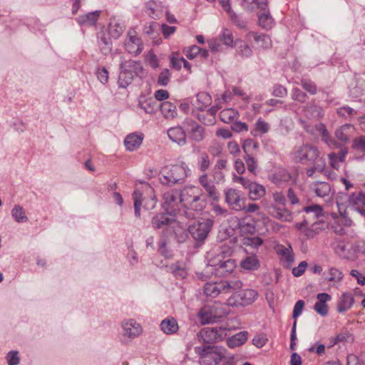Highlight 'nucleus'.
Segmentation results:
<instances>
[{"label": "nucleus", "instance_id": "nucleus-1", "mask_svg": "<svg viewBox=\"0 0 365 365\" xmlns=\"http://www.w3.org/2000/svg\"><path fill=\"white\" fill-rule=\"evenodd\" d=\"M200 365H233V356H227L226 349L217 346L195 347Z\"/></svg>", "mask_w": 365, "mask_h": 365}, {"label": "nucleus", "instance_id": "nucleus-2", "mask_svg": "<svg viewBox=\"0 0 365 365\" xmlns=\"http://www.w3.org/2000/svg\"><path fill=\"white\" fill-rule=\"evenodd\" d=\"M180 200L183 209L195 212V215L206 205L205 196L202 190L197 186L184 187L180 192Z\"/></svg>", "mask_w": 365, "mask_h": 365}, {"label": "nucleus", "instance_id": "nucleus-3", "mask_svg": "<svg viewBox=\"0 0 365 365\" xmlns=\"http://www.w3.org/2000/svg\"><path fill=\"white\" fill-rule=\"evenodd\" d=\"M189 169L184 163L181 164L166 165L162 168L160 175L161 184L173 186L182 184L187 176Z\"/></svg>", "mask_w": 365, "mask_h": 365}, {"label": "nucleus", "instance_id": "nucleus-4", "mask_svg": "<svg viewBox=\"0 0 365 365\" xmlns=\"http://www.w3.org/2000/svg\"><path fill=\"white\" fill-rule=\"evenodd\" d=\"M242 5L245 9L248 11L259 10L258 13L259 25L266 30L272 28L274 21L267 9V0H242Z\"/></svg>", "mask_w": 365, "mask_h": 365}, {"label": "nucleus", "instance_id": "nucleus-5", "mask_svg": "<svg viewBox=\"0 0 365 365\" xmlns=\"http://www.w3.org/2000/svg\"><path fill=\"white\" fill-rule=\"evenodd\" d=\"M163 207L167 214L170 215H178L179 217H185L187 219L195 218V212L180 209L179 205L182 204L180 200V193L178 191L172 190L165 192L163 196Z\"/></svg>", "mask_w": 365, "mask_h": 365}, {"label": "nucleus", "instance_id": "nucleus-6", "mask_svg": "<svg viewBox=\"0 0 365 365\" xmlns=\"http://www.w3.org/2000/svg\"><path fill=\"white\" fill-rule=\"evenodd\" d=\"M290 157L293 162L304 164L324 160L321 157L319 149L309 143L295 146L290 153Z\"/></svg>", "mask_w": 365, "mask_h": 365}, {"label": "nucleus", "instance_id": "nucleus-7", "mask_svg": "<svg viewBox=\"0 0 365 365\" xmlns=\"http://www.w3.org/2000/svg\"><path fill=\"white\" fill-rule=\"evenodd\" d=\"M336 205L341 215H343V210L346 207H351L358 212L362 207L365 206V192H353L348 194L346 192H341L336 197Z\"/></svg>", "mask_w": 365, "mask_h": 365}, {"label": "nucleus", "instance_id": "nucleus-8", "mask_svg": "<svg viewBox=\"0 0 365 365\" xmlns=\"http://www.w3.org/2000/svg\"><path fill=\"white\" fill-rule=\"evenodd\" d=\"M242 287L240 280H222L207 282L204 287L205 294L210 297H216L220 293H230L239 290Z\"/></svg>", "mask_w": 365, "mask_h": 365}, {"label": "nucleus", "instance_id": "nucleus-9", "mask_svg": "<svg viewBox=\"0 0 365 365\" xmlns=\"http://www.w3.org/2000/svg\"><path fill=\"white\" fill-rule=\"evenodd\" d=\"M233 294L227 299V304L232 307H245L252 304L258 297V293L252 289L240 292L232 291Z\"/></svg>", "mask_w": 365, "mask_h": 365}, {"label": "nucleus", "instance_id": "nucleus-10", "mask_svg": "<svg viewBox=\"0 0 365 365\" xmlns=\"http://www.w3.org/2000/svg\"><path fill=\"white\" fill-rule=\"evenodd\" d=\"M227 335V329L224 327H207L197 334V339L205 344H212L222 340Z\"/></svg>", "mask_w": 365, "mask_h": 365}, {"label": "nucleus", "instance_id": "nucleus-11", "mask_svg": "<svg viewBox=\"0 0 365 365\" xmlns=\"http://www.w3.org/2000/svg\"><path fill=\"white\" fill-rule=\"evenodd\" d=\"M212 226V222L210 220L194 222L188 226V232L196 241L202 242L207 237Z\"/></svg>", "mask_w": 365, "mask_h": 365}, {"label": "nucleus", "instance_id": "nucleus-12", "mask_svg": "<svg viewBox=\"0 0 365 365\" xmlns=\"http://www.w3.org/2000/svg\"><path fill=\"white\" fill-rule=\"evenodd\" d=\"M124 46L125 49L133 56L139 55L143 49V43L141 38L133 29H129L128 31Z\"/></svg>", "mask_w": 365, "mask_h": 365}, {"label": "nucleus", "instance_id": "nucleus-13", "mask_svg": "<svg viewBox=\"0 0 365 365\" xmlns=\"http://www.w3.org/2000/svg\"><path fill=\"white\" fill-rule=\"evenodd\" d=\"M224 192L225 202L231 209L237 211L242 210L243 199L241 191L234 188H227L225 190Z\"/></svg>", "mask_w": 365, "mask_h": 365}, {"label": "nucleus", "instance_id": "nucleus-14", "mask_svg": "<svg viewBox=\"0 0 365 365\" xmlns=\"http://www.w3.org/2000/svg\"><path fill=\"white\" fill-rule=\"evenodd\" d=\"M183 125L187 129L190 138L195 142L199 143L205 138V128L192 119H185Z\"/></svg>", "mask_w": 365, "mask_h": 365}, {"label": "nucleus", "instance_id": "nucleus-15", "mask_svg": "<svg viewBox=\"0 0 365 365\" xmlns=\"http://www.w3.org/2000/svg\"><path fill=\"white\" fill-rule=\"evenodd\" d=\"M303 210L307 213V216L302 222L296 224V227L298 230H302L305 225H309L312 219L319 218L323 216L322 207L319 205H312L304 207Z\"/></svg>", "mask_w": 365, "mask_h": 365}, {"label": "nucleus", "instance_id": "nucleus-16", "mask_svg": "<svg viewBox=\"0 0 365 365\" xmlns=\"http://www.w3.org/2000/svg\"><path fill=\"white\" fill-rule=\"evenodd\" d=\"M198 182L205 190L208 197L214 201H217L220 198V192L216 188L214 182L209 178L208 175L205 173L200 175L198 178Z\"/></svg>", "mask_w": 365, "mask_h": 365}, {"label": "nucleus", "instance_id": "nucleus-17", "mask_svg": "<svg viewBox=\"0 0 365 365\" xmlns=\"http://www.w3.org/2000/svg\"><path fill=\"white\" fill-rule=\"evenodd\" d=\"M122 328L123 336L131 339L139 336L143 331L141 325L133 319L123 321Z\"/></svg>", "mask_w": 365, "mask_h": 365}, {"label": "nucleus", "instance_id": "nucleus-18", "mask_svg": "<svg viewBox=\"0 0 365 365\" xmlns=\"http://www.w3.org/2000/svg\"><path fill=\"white\" fill-rule=\"evenodd\" d=\"M246 40L249 42L255 41L259 48L268 49L272 47V42L270 37L266 34H259L250 31L246 35Z\"/></svg>", "mask_w": 365, "mask_h": 365}, {"label": "nucleus", "instance_id": "nucleus-19", "mask_svg": "<svg viewBox=\"0 0 365 365\" xmlns=\"http://www.w3.org/2000/svg\"><path fill=\"white\" fill-rule=\"evenodd\" d=\"M268 210L271 216L282 222H290L293 218L292 213L284 206L271 205Z\"/></svg>", "mask_w": 365, "mask_h": 365}, {"label": "nucleus", "instance_id": "nucleus-20", "mask_svg": "<svg viewBox=\"0 0 365 365\" xmlns=\"http://www.w3.org/2000/svg\"><path fill=\"white\" fill-rule=\"evenodd\" d=\"M276 252L279 256L280 261L287 268H289L294 260L292 247L290 245L287 247L282 245H277Z\"/></svg>", "mask_w": 365, "mask_h": 365}, {"label": "nucleus", "instance_id": "nucleus-21", "mask_svg": "<svg viewBox=\"0 0 365 365\" xmlns=\"http://www.w3.org/2000/svg\"><path fill=\"white\" fill-rule=\"evenodd\" d=\"M133 66L135 64L131 63ZM130 63H120V74L118 76V85L119 87L125 88H127L133 81L134 76L131 75V73H129L127 70V68L130 67Z\"/></svg>", "mask_w": 365, "mask_h": 365}, {"label": "nucleus", "instance_id": "nucleus-22", "mask_svg": "<svg viewBox=\"0 0 365 365\" xmlns=\"http://www.w3.org/2000/svg\"><path fill=\"white\" fill-rule=\"evenodd\" d=\"M197 317L202 325L213 324L217 322L211 305L202 307L197 314Z\"/></svg>", "mask_w": 365, "mask_h": 365}, {"label": "nucleus", "instance_id": "nucleus-23", "mask_svg": "<svg viewBox=\"0 0 365 365\" xmlns=\"http://www.w3.org/2000/svg\"><path fill=\"white\" fill-rule=\"evenodd\" d=\"M168 135L173 142L180 146L186 144V134L181 126H175L168 129Z\"/></svg>", "mask_w": 365, "mask_h": 365}, {"label": "nucleus", "instance_id": "nucleus-24", "mask_svg": "<svg viewBox=\"0 0 365 365\" xmlns=\"http://www.w3.org/2000/svg\"><path fill=\"white\" fill-rule=\"evenodd\" d=\"M312 190L317 197L329 199L332 195L331 187L326 182H316L312 185Z\"/></svg>", "mask_w": 365, "mask_h": 365}, {"label": "nucleus", "instance_id": "nucleus-25", "mask_svg": "<svg viewBox=\"0 0 365 365\" xmlns=\"http://www.w3.org/2000/svg\"><path fill=\"white\" fill-rule=\"evenodd\" d=\"M143 200L142 203L144 202L143 207L146 210H152L155 207L156 198L155 195H152L154 190L148 185H145L143 187Z\"/></svg>", "mask_w": 365, "mask_h": 365}, {"label": "nucleus", "instance_id": "nucleus-26", "mask_svg": "<svg viewBox=\"0 0 365 365\" xmlns=\"http://www.w3.org/2000/svg\"><path fill=\"white\" fill-rule=\"evenodd\" d=\"M309 225H311L310 227H307L309 225H305L303 227L302 230H299L309 238H313L319 230H324L327 227V223L322 220H318L313 223L311 222Z\"/></svg>", "mask_w": 365, "mask_h": 365}, {"label": "nucleus", "instance_id": "nucleus-27", "mask_svg": "<svg viewBox=\"0 0 365 365\" xmlns=\"http://www.w3.org/2000/svg\"><path fill=\"white\" fill-rule=\"evenodd\" d=\"M304 111L307 118L314 120H319L324 115L322 108L314 102L307 103L304 108Z\"/></svg>", "mask_w": 365, "mask_h": 365}, {"label": "nucleus", "instance_id": "nucleus-28", "mask_svg": "<svg viewBox=\"0 0 365 365\" xmlns=\"http://www.w3.org/2000/svg\"><path fill=\"white\" fill-rule=\"evenodd\" d=\"M100 13V11H95L84 15L79 16L78 18H76V21L79 25L83 26H94L99 18Z\"/></svg>", "mask_w": 365, "mask_h": 365}, {"label": "nucleus", "instance_id": "nucleus-29", "mask_svg": "<svg viewBox=\"0 0 365 365\" xmlns=\"http://www.w3.org/2000/svg\"><path fill=\"white\" fill-rule=\"evenodd\" d=\"M143 137L142 135L131 133L124 140V145L129 151H133L138 149L142 144Z\"/></svg>", "mask_w": 365, "mask_h": 365}, {"label": "nucleus", "instance_id": "nucleus-30", "mask_svg": "<svg viewBox=\"0 0 365 365\" xmlns=\"http://www.w3.org/2000/svg\"><path fill=\"white\" fill-rule=\"evenodd\" d=\"M160 329L166 334H175L178 329V324L173 317H167L160 323Z\"/></svg>", "mask_w": 365, "mask_h": 365}, {"label": "nucleus", "instance_id": "nucleus-31", "mask_svg": "<svg viewBox=\"0 0 365 365\" xmlns=\"http://www.w3.org/2000/svg\"><path fill=\"white\" fill-rule=\"evenodd\" d=\"M354 130V126L351 124H344L335 130V136L341 143H346L349 141V137Z\"/></svg>", "mask_w": 365, "mask_h": 365}, {"label": "nucleus", "instance_id": "nucleus-32", "mask_svg": "<svg viewBox=\"0 0 365 365\" xmlns=\"http://www.w3.org/2000/svg\"><path fill=\"white\" fill-rule=\"evenodd\" d=\"M125 25L119 20L113 19L110 21L108 26V32L113 38H118L125 30Z\"/></svg>", "mask_w": 365, "mask_h": 365}, {"label": "nucleus", "instance_id": "nucleus-33", "mask_svg": "<svg viewBox=\"0 0 365 365\" xmlns=\"http://www.w3.org/2000/svg\"><path fill=\"white\" fill-rule=\"evenodd\" d=\"M211 103L212 98L210 94L206 92H200L197 94V99L194 106L197 110H203L208 107Z\"/></svg>", "mask_w": 365, "mask_h": 365}, {"label": "nucleus", "instance_id": "nucleus-34", "mask_svg": "<svg viewBox=\"0 0 365 365\" xmlns=\"http://www.w3.org/2000/svg\"><path fill=\"white\" fill-rule=\"evenodd\" d=\"M247 340V332L240 331L227 340V344L230 348H235L245 344Z\"/></svg>", "mask_w": 365, "mask_h": 365}, {"label": "nucleus", "instance_id": "nucleus-35", "mask_svg": "<svg viewBox=\"0 0 365 365\" xmlns=\"http://www.w3.org/2000/svg\"><path fill=\"white\" fill-rule=\"evenodd\" d=\"M173 219L166 214L160 213L152 218L151 224L154 229L158 230L164 227L171 223Z\"/></svg>", "mask_w": 365, "mask_h": 365}, {"label": "nucleus", "instance_id": "nucleus-36", "mask_svg": "<svg viewBox=\"0 0 365 365\" xmlns=\"http://www.w3.org/2000/svg\"><path fill=\"white\" fill-rule=\"evenodd\" d=\"M147 14L153 19H159L162 16L163 9L156 1H150L146 4Z\"/></svg>", "mask_w": 365, "mask_h": 365}, {"label": "nucleus", "instance_id": "nucleus-37", "mask_svg": "<svg viewBox=\"0 0 365 365\" xmlns=\"http://www.w3.org/2000/svg\"><path fill=\"white\" fill-rule=\"evenodd\" d=\"M239 229L242 235H252L255 232V222L252 219H243L239 223Z\"/></svg>", "mask_w": 365, "mask_h": 365}, {"label": "nucleus", "instance_id": "nucleus-38", "mask_svg": "<svg viewBox=\"0 0 365 365\" xmlns=\"http://www.w3.org/2000/svg\"><path fill=\"white\" fill-rule=\"evenodd\" d=\"M354 297L351 294L344 293L339 299L337 310L339 312H344L349 309L354 304Z\"/></svg>", "mask_w": 365, "mask_h": 365}, {"label": "nucleus", "instance_id": "nucleus-39", "mask_svg": "<svg viewBox=\"0 0 365 365\" xmlns=\"http://www.w3.org/2000/svg\"><path fill=\"white\" fill-rule=\"evenodd\" d=\"M160 108L163 115L166 118H173L177 115L176 106L169 101L162 103Z\"/></svg>", "mask_w": 365, "mask_h": 365}, {"label": "nucleus", "instance_id": "nucleus-40", "mask_svg": "<svg viewBox=\"0 0 365 365\" xmlns=\"http://www.w3.org/2000/svg\"><path fill=\"white\" fill-rule=\"evenodd\" d=\"M239 113L234 108H226L220 111V118L225 123H230L237 118Z\"/></svg>", "mask_w": 365, "mask_h": 365}, {"label": "nucleus", "instance_id": "nucleus-41", "mask_svg": "<svg viewBox=\"0 0 365 365\" xmlns=\"http://www.w3.org/2000/svg\"><path fill=\"white\" fill-rule=\"evenodd\" d=\"M121 63H133V64H135V66H133V64L130 63L131 66L128 67L127 70L129 73H131V75L135 76H138L140 78H143L145 76L144 69L140 63V61H133V60H128V61H121Z\"/></svg>", "mask_w": 365, "mask_h": 365}, {"label": "nucleus", "instance_id": "nucleus-42", "mask_svg": "<svg viewBox=\"0 0 365 365\" xmlns=\"http://www.w3.org/2000/svg\"><path fill=\"white\" fill-rule=\"evenodd\" d=\"M11 216L14 220L19 223L26 222L28 221L25 210L23 207L19 205H14L11 210Z\"/></svg>", "mask_w": 365, "mask_h": 365}, {"label": "nucleus", "instance_id": "nucleus-43", "mask_svg": "<svg viewBox=\"0 0 365 365\" xmlns=\"http://www.w3.org/2000/svg\"><path fill=\"white\" fill-rule=\"evenodd\" d=\"M240 264L244 269L250 271L257 269L259 266V260L255 255L247 257L241 262Z\"/></svg>", "mask_w": 365, "mask_h": 365}, {"label": "nucleus", "instance_id": "nucleus-44", "mask_svg": "<svg viewBox=\"0 0 365 365\" xmlns=\"http://www.w3.org/2000/svg\"><path fill=\"white\" fill-rule=\"evenodd\" d=\"M265 194V188L263 185L254 182L249 190L250 197L256 200L263 197Z\"/></svg>", "mask_w": 365, "mask_h": 365}, {"label": "nucleus", "instance_id": "nucleus-45", "mask_svg": "<svg viewBox=\"0 0 365 365\" xmlns=\"http://www.w3.org/2000/svg\"><path fill=\"white\" fill-rule=\"evenodd\" d=\"M138 106L143 109L146 113L153 114L156 112L158 106L156 102L153 99L140 100Z\"/></svg>", "mask_w": 365, "mask_h": 365}, {"label": "nucleus", "instance_id": "nucleus-46", "mask_svg": "<svg viewBox=\"0 0 365 365\" xmlns=\"http://www.w3.org/2000/svg\"><path fill=\"white\" fill-rule=\"evenodd\" d=\"M313 165L307 169L306 173L308 177H312L316 172L322 173L325 170L326 162L325 160H318L316 162L310 163Z\"/></svg>", "mask_w": 365, "mask_h": 365}, {"label": "nucleus", "instance_id": "nucleus-47", "mask_svg": "<svg viewBox=\"0 0 365 365\" xmlns=\"http://www.w3.org/2000/svg\"><path fill=\"white\" fill-rule=\"evenodd\" d=\"M133 197L134 200V210H135V216L136 217H140V207L142 206V200L143 199V192L139 189H137L134 191L133 194Z\"/></svg>", "mask_w": 365, "mask_h": 365}, {"label": "nucleus", "instance_id": "nucleus-48", "mask_svg": "<svg viewBox=\"0 0 365 365\" xmlns=\"http://www.w3.org/2000/svg\"><path fill=\"white\" fill-rule=\"evenodd\" d=\"M237 53L243 58H248L252 55V48L244 41H237Z\"/></svg>", "mask_w": 365, "mask_h": 365}, {"label": "nucleus", "instance_id": "nucleus-49", "mask_svg": "<svg viewBox=\"0 0 365 365\" xmlns=\"http://www.w3.org/2000/svg\"><path fill=\"white\" fill-rule=\"evenodd\" d=\"M211 307L215 313V315H216L217 322L220 319L225 317L228 314V311L220 303L215 302L211 305Z\"/></svg>", "mask_w": 365, "mask_h": 365}, {"label": "nucleus", "instance_id": "nucleus-50", "mask_svg": "<svg viewBox=\"0 0 365 365\" xmlns=\"http://www.w3.org/2000/svg\"><path fill=\"white\" fill-rule=\"evenodd\" d=\"M210 165V162L208 155L205 153H202L200 155V157L198 158V162H197V166H198L199 169L201 171L205 172L209 168Z\"/></svg>", "mask_w": 365, "mask_h": 365}, {"label": "nucleus", "instance_id": "nucleus-51", "mask_svg": "<svg viewBox=\"0 0 365 365\" xmlns=\"http://www.w3.org/2000/svg\"><path fill=\"white\" fill-rule=\"evenodd\" d=\"M171 73L168 68H164L160 73L158 78V84L160 86H165L170 82Z\"/></svg>", "mask_w": 365, "mask_h": 365}, {"label": "nucleus", "instance_id": "nucleus-52", "mask_svg": "<svg viewBox=\"0 0 365 365\" xmlns=\"http://www.w3.org/2000/svg\"><path fill=\"white\" fill-rule=\"evenodd\" d=\"M220 40L222 41L225 45L228 46H232L233 36L232 32L227 29H224L220 36Z\"/></svg>", "mask_w": 365, "mask_h": 365}, {"label": "nucleus", "instance_id": "nucleus-53", "mask_svg": "<svg viewBox=\"0 0 365 365\" xmlns=\"http://www.w3.org/2000/svg\"><path fill=\"white\" fill-rule=\"evenodd\" d=\"M263 240L259 237H247L243 239V244L252 247H258L262 245Z\"/></svg>", "mask_w": 365, "mask_h": 365}, {"label": "nucleus", "instance_id": "nucleus-54", "mask_svg": "<svg viewBox=\"0 0 365 365\" xmlns=\"http://www.w3.org/2000/svg\"><path fill=\"white\" fill-rule=\"evenodd\" d=\"M352 148L356 151L365 154V136L356 138L353 141Z\"/></svg>", "mask_w": 365, "mask_h": 365}, {"label": "nucleus", "instance_id": "nucleus-55", "mask_svg": "<svg viewBox=\"0 0 365 365\" xmlns=\"http://www.w3.org/2000/svg\"><path fill=\"white\" fill-rule=\"evenodd\" d=\"M334 344L339 342H351L354 341L352 335L348 331L339 333L334 339Z\"/></svg>", "mask_w": 365, "mask_h": 365}, {"label": "nucleus", "instance_id": "nucleus-56", "mask_svg": "<svg viewBox=\"0 0 365 365\" xmlns=\"http://www.w3.org/2000/svg\"><path fill=\"white\" fill-rule=\"evenodd\" d=\"M301 85L302 88L309 92L312 95L317 93V88L314 83L309 80L303 79L302 80Z\"/></svg>", "mask_w": 365, "mask_h": 365}, {"label": "nucleus", "instance_id": "nucleus-57", "mask_svg": "<svg viewBox=\"0 0 365 365\" xmlns=\"http://www.w3.org/2000/svg\"><path fill=\"white\" fill-rule=\"evenodd\" d=\"M292 98L300 103L305 101L307 94L298 88H294L292 91Z\"/></svg>", "mask_w": 365, "mask_h": 365}, {"label": "nucleus", "instance_id": "nucleus-58", "mask_svg": "<svg viewBox=\"0 0 365 365\" xmlns=\"http://www.w3.org/2000/svg\"><path fill=\"white\" fill-rule=\"evenodd\" d=\"M269 130V124L262 119L257 120L255 123V131L261 134L267 133Z\"/></svg>", "mask_w": 365, "mask_h": 365}, {"label": "nucleus", "instance_id": "nucleus-59", "mask_svg": "<svg viewBox=\"0 0 365 365\" xmlns=\"http://www.w3.org/2000/svg\"><path fill=\"white\" fill-rule=\"evenodd\" d=\"M100 46L104 53H107L111 51V42L104 35L100 37Z\"/></svg>", "mask_w": 365, "mask_h": 365}, {"label": "nucleus", "instance_id": "nucleus-60", "mask_svg": "<svg viewBox=\"0 0 365 365\" xmlns=\"http://www.w3.org/2000/svg\"><path fill=\"white\" fill-rule=\"evenodd\" d=\"M176 29V26H168L165 24H161L162 34L163 37L166 39L168 38L171 35H173L175 32Z\"/></svg>", "mask_w": 365, "mask_h": 365}, {"label": "nucleus", "instance_id": "nucleus-61", "mask_svg": "<svg viewBox=\"0 0 365 365\" xmlns=\"http://www.w3.org/2000/svg\"><path fill=\"white\" fill-rule=\"evenodd\" d=\"M274 202L272 205H277L278 206H284L286 203V198L282 192H275L272 194Z\"/></svg>", "mask_w": 365, "mask_h": 365}, {"label": "nucleus", "instance_id": "nucleus-62", "mask_svg": "<svg viewBox=\"0 0 365 365\" xmlns=\"http://www.w3.org/2000/svg\"><path fill=\"white\" fill-rule=\"evenodd\" d=\"M314 310L321 316L324 317L328 314V307L327 304L317 301L314 306Z\"/></svg>", "mask_w": 365, "mask_h": 365}, {"label": "nucleus", "instance_id": "nucleus-63", "mask_svg": "<svg viewBox=\"0 0 365 365\" xmlns=\"http://www.w3.org/2000/svg\"><path fill=\"white\" fill-rule=\"evenodd\" d=\"M208 150L212 156L219 157L222 153V145L219 143L213 142Z\"/></svg>", "mask_w": 365, "mask_h": 365}, {"label": "nucleus", "instance_id": "nucleus-64", "mask_svg": "<svg viewBox=\"0 0 365 365\" xmlns=\"http://www.w3.org/2000/svg\"><path fill=\"white\" fill-rule=\"evenodd\" d=\"M6 359L9 365H18L20 359L18 355V351H11L6 356Z\"/></svg>", "mask_w": 365, "mask_h": 365}]
</instances>
